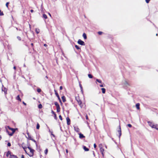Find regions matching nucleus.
I'll return each mask as SVG.
<instances>
[{
	"label": "nucleus",
	"instance_id": "obj_1",
	"mask_svg": "<svg viewBox=\"0 0 158 158\" xmlns=\"http://www.w3.org/2000/svg\"><path fill=\"white\" fill-rule=\"evenodd\" d=\"M99 147L100 149V152L102 155V157H104L106 152V150H105L104 148L105 147L106 149H107V146L105 145H104L102 143H100L99 145Z\"/></svg>",
	"mask_w": 158,
	"mask_h": 158
},
{
	"label": "nucleus",
	"instance_id": "obj_2",
	"mask_svg": "<svg viewBox=\"0 0 158 158\" xmlns=\"http://www.w3.org/2000/svg\"><path fill=\"white\" fill-rule=\"evenodd\" d=\"M148 123L149 125L153 128H155L156 130H158V125L157 124H155L152 122L150 121H148Z\"/></svg>",
	"mask_w": 158,
	"mask_h": 158
},
{
	"label": "nucleus",
	"instance_id": "obj_3",
	"mask_svg": "<svg viewBox=\"0 0 158 158\" xmlns=\"http://www.w3.org/2000/svg\"><path fill=\"white\" fill-rule=\"evenodd\" d=\"M8 128L10 130H11L12 131V132L10 133L9 132V131L7 130L6 131L8 133V135L10 136H12L14 133L15 132L16 130V129H14L13 128H12L9 127V126H8Z\"/></svg>",
	"mask_w": 158,
	"mask_h": 158
},
{
	"label": "nucleus",
	"instance_id": "obj_4",
	"mask_svg": "<svg viewBox=\"0 0 158 158\" xmlns=\"http://www.w3.org/2000/svg\"><path fill=\"white\" fill-rule=\"evenodd\" d=\"M54 91L55 92V95L57 97L58 99L59 100V102L61 103H62L61 101V99L60 97V96L58 94V93H57L56 90H54Z\"/></svg>",
	"mask_w": 158,
	"mask_h": 158
},
{
	"label": "nucleus",
	"instance_id": "obj_5",
	"mask_svg": "<svg viewBox=\"0 0 158 158\" xmlns=\"http://www.w3.org/2000/svg\"><path fill=\"white\" fill-rule=\"evenodd\" d=\"M77 43L81 45H85V43L84 41L81 40L79 39L78 40Z\"/></svg>",
	"mask_w": 158,
	"mask_h": 158
},
{
	"label": "nucleus",
	"instance_id": "obj_6",
	"mask_svg": "<svg viewBox=\"0 0 158 158\" xmlns=\"http://www.w3.org/2000/svg\"><path fill=\"white\" fill-rule=\"evenodd\" d=\"M2 87H3V85H2ZM2 91L4 92V94H7V89L6 88L2 87Z\"/></svg>",
	"mask_w": 158,
	"mask_h": 158
},
{
	"label": "nucleus",
	"instance_id": "obj_7",
	"mask_svg": "<svg viewBox=\"0 0 158 158\" xmlns=\"http://www.w3.org/2000/svg\"><path fill=\"white\" fill-rule=\"evenodd\" d=\"M118 132L119 133V136L120 137L121 136L122 134L121 128L120 125H119V130L118 131Z\"/></svg>",
	"mask_w": 158,
	"mask_h": 158
},
{
	"label": "nucleus",
	"instance_id": "obj_8",
	"mask_svg": "<svg viewBox=\"0 0 158 158\" xmlns=\"http://www.w3.org/2000/svg\"><path fill=\"white\" fill-rule=\"evenodd\" d=\"M66 120L67 121V124L68 125H69L70 124V120L69 117L66 118Z\"/></svg>",
	"mask_w": 158,
	"mask_h": 158
},
{
	"label": "nucleus",
	"instance_id": "obj_9",
	"mask_svg": "<svg viewBox=\"0 0 158 158\" xmlns=\"http://www.w3.org/2000/svg\"><path fill=\"white\" fill-rule=\"evenodd\" d=\"M124 85L126 86H130V84L128 83V82H127V81H125V82L124 83Z\"/></svg>",
	"mask_w": 158,
	"mask_h": 158
},
{
	"label": "nucleus",
	"instance_id": "obj_10",
	"mask_svg": "<svg viewBox=\"0 0 158 158\" xmlns=\"http://www.w3.org/2000/svg\"><path fill=\"white\" fill-rule=\"evenodd\" d=\"M27 148L29 149V150H30V152H31V153H34V150L31 149V148H30V147H27Z\"/></svg>",
	"mask_w": 158,
	"mask_h": 158
},
{
	"label": "nucleus",
	"instance_id": "obj_11",
	"mask_svg": "<svg viewBox=\"0 0 158 158\" xmlns=\"http://www.w3.org/2000/svg\"><path fill=\"white\" fill-rule=\"evenodd\" d=\"M9 158H18V157L14 155H10Z\"/></svg>",
	"mask_w": 158,
	"mask_h": 158
},
{
	"label": "nucleus",
	"instance_id": "obj_12",
	"mask_svg": "<svg viewBox=\"0 0 158 158\" xmlns=\"http://www.w3.org/2000/svg\"><path fill=\"white\" fill-rule=\"evenodd\" d=\"M140 104L139 103H137L136 104V107L138 110L140 109Z\"/></svg>",
	"mask_w": 158,
	"mask_h": 158
},
{
	"label": "nucleus",
	"instance_id": "obj_13",
	"mask_svg": "<svg viewBox=\"0 0 158 158\" xmlns=\"http://www.w3.org/2000/svg\"><path fill=\"white\" fill-rule=\"evenodd\" d=\"M61 98L63 102H66V98L64 96H63L61 97Z\"/></svg>",
	"mask_w": 158,
	"mask_h": 158
},
{
	"label": "nucleus",
	"instance_id": "obj_14",
	"mask_svg": "<svg viewBox=\"0 0 158 158\" xmlns=\"http://www.w3.org/2000/svg\"><path fill=\"white\" fill-rule=\"evenodd\" d=\"M79 138L81 139H82V138H84L85 136L81 133H80L79 134Z\"/></svg>",
	"mask_w": 158,
	"mask_h": 158
},
{
	"label": "nucleus",
	"instance_id": "obj_15",
	"mask_svg": "<svg viewBox=\"0 0 158 158\" xmlns=\"http://www.w3.org/2000/svg\"><path fill=\"white\" fill-rule=\"evenodd\" d=\"M83 148L85 151H88L89 150V149L87 148L85 146H83Z\"/></svg>",
	"mask_w": 158,
	"mask_h": 158
},
{
	"label": "nucleus",
	"instance_id": "obj_16",
	"mask_svg": "<svg viewBox=\"0 0 158 158\" xmlns=\"http://www.w3.org/2000/svg\"><path fill=\"white\" fill-rule=\"evenodd\" d=\"M16 99L17 100H19V101L20 102L21 101V99H20V98L19 95H18L17 96V97H16Z\"/></svg>",
	"mask_w": 158,
	"mask_h": 158
},
{
	"label": "nucleus",
	"instance_id": "obj_17",
	"mask_svg": "<svg viewBox=\"0 0 158 158\" xmlns=\"http://www.w3.org/2000/svg\"><path fill=\"white\" fill-rule=\"evenodd\" d=\"M101 90H102V93L105 94L106 92V89L105 88H102L101 89Z\"/></svg>",
	"mask_w": 158,
	"mask_h": 158
},
{
	"label": "nucleus",
	"instance_id": "obj_18",
	"mask_svg": "<svg viewBox=\"0 0 158 158\" xmlns=\"http://www.w3.org/2000/svg\"><path fill=\"white\" fill-rule=\"evenodd\" d=\"M83 36L85 39H86L87 38V36L86 34L85 33H84L83 34Z\"/></svg>",
	"mask_w": 158,
	"mask_h": 158
},
{
	"label": "nucleus",
	"instance_id": "obj_19",
	"mask_svg": "<svg viewBox=\"0 0 158 158\" xmlns=\"http://www.w3.org/2000/svg\"><path fill=\"white\" fill-rule=\"evenodd\" d=\"M40 30L36 28L35 29V32L37 34H38L40 33Z\"/></svg>",
	"mask_w": 158,
	"mask_h": 158
},
{
	"label": "nucleus",
	"instance_id": "obj_20",
	"mask_svg": "<svg viewBox=\"0 0 158 158\" xmlns=\"http://www.w3.org/2000/svg\"><path fill=\"white\" fill-rule=\"evenodd\" d=\"M30 156H32L33 155V153L30 152L29 153H27Z\"/></svg>",
	"mask_w": 158,
	"mask_h": 158
},
{
	"label": "nucleus",
	"instance_id": "obj_21",
	"mask_svg": "<svg viewBox=\"0 0 158 158\" xmlns=\"http://www.w3.org/2000/svg\"><path fill=\"white\" fill-rule=\"evenodd\" d=\"M27 133V134L29 139L30 140H31V139H32L31 138V136L29 135V133L28 132Z\"/></svg>",
	"mask_w": 158,
	"mask_h": 158
},
{
	"label": "nucleus",
	"instance_id": "obj_22",
	"mask_svg": "<svg viewBox=\"0 0 158 158\" xmlns=\"http://www.w3.org/2000/svg\"><path fill=\"white\" fill-rule=\"evenodd\" d=\"M43 17L45 19H47V15L45 14H44L43 15Z\"/></svg>",
	"mask_w": 158,
	"mask_h": 158
},
{
	"label": "nucleus",
	"instance_id": "obj_23",
	"mask_svg": "<svg viewBox=\"0 0 158 158\" xmlns=\"http://www.w3.org/2000/svg\"><path fill=\"white\" fill-rule=\"evenodd\" d=\"M75 130L77 132H79V129L77 127H74Z\"/></svg>",
	"mask_w": 158,
	"mask_h": 158
},
{
	"label": "nucleus",
	"instance_id": "obj_24",
	"mask_svg": "<svg viewBox=\"0 0 158 158\" xmlns=\"http://www.w3.org/2000/svg\"><path fill=\"white\" fill-rule=\"evenodd\" d=\"M11 152H10L8 151L7 152V154H6V156L8 157L9 155H11L10 154Z\"/></svg>",
	"mask_w": 158,
	"mask_h": 158
},
{
	"label": "nucleus",
	"instance_id": "obj_25",
	"mask_svg": "<svg viewBox=\"0 0 158 158\" xmlns=\"http://www.w3.org/2000/svg\"><path fill=\"white\" fill-rule=\"evenodd\" d=\"M40 127V126L39 124L38 123L37 124L36 126V129H39V128Z\"/></svg>",
	"mask_w": 158,
	"mask_h": 158
},
{
	"label": "nucleus",
	"instance_id": "obj_26",
	"mask_svg": "<svg viewBox=\"0 0 158 158\" xmlns=\"http://www.w3.org/2000/svg\"><path fill=\"white\" fill-rule=\"evenodd\" d=\"M22 148L24 149V151L26 153H27V152L26 151L25 149L27 148L25 147H23V146H22Z\"/></svg>",
	"mask_w": 158,
	"mask_h": 158
},
{
	"label": "nucleus",
	"instance_id": "obj_27",
	"mask_svg": "<svg viewBox=\"0 0 158 158\" xmlns=\"http://www.w3.org/2000/svg\"><path fill=\"white\" fill-rule=\"evenodd\" d=\"M38 107L39 108L41 109L42 107V106L41 104H40L38 105Z\"/></svg>",
	"mask_w": 158,
	"mask_h": 158
},
{
	"label": "nucleus",
	"instance_id": "obj_28",
	"mask_svg": "<svg viewBox=\"0 0 158 158\" xmlns=\"http://www.w3.org/2000/svg\"><path fill=\"white\" fill-rule=\"evenodd\" d=\"M96 80L97 82H98L100 83H102V81L101 80H99L98 79H97Z\"/></svg>",
	"mask_w": 158,
	"mask_h": 158
},
{
	"label": "nucleus",
	"instance_id": "obj_29",
	"mask_svg": "<svg viewBox=\"0 0 158 158\" xmlns=\"http://www.w3.org/2000/svg\"><path fill=\"white\" fill-rule=\"evenodd\" d=\"M48 152V149L46 148L44 151L45 154L46 155L47 154Z\"/></svg>",
	"mask_w": 158,
	"mask_h": 158
},
{
	"label": "nucleus",
	"instance_id": "obj_30",
	"mask_svg": "<svg viewBox=\"0 0 158 158\" xmlns=\"http://www.w3.org/2000/svg\"><path fill=\"white\" fill-rule=\"evenodd\" d=\"M75 47L77 49H80V48L77 45H75Z\"/></svg>",
	"mask_w": 158,
	"mask_h": 158
},
{
	"label": "nucleus",
	"instance_id": "obj_31",
	"mask_svg": "<svg viewBox=\"0 0 158 158\" xmlns=\"http://www.w3.org/2000/svg\"><path fill=\"white\" fill-rule=\"evenodd\" d=\"M41 89L39 88H38L37 89V91L38 93H40V92H41Z\"/></svg>",
	"mask_w": 158,
	"mask_h": 158
},
{
	"label": "nucleus",
	"instance_id": "obj_32",
	"mask_svg": "<svg viewBox=\"0 0 158 158\" xmlns=\"http://www.w3.org/2000/svg\"><path fill=\"white\" fill-rule=\"evenodd\" d=\"M103 32L102 31H99L98 32V34L99 35H101L102 34Z\"/></svg>",
	"mask_w": 158,
	"mask_h": 158
},
{
	"label": "nucleus",
	"instance_id": "obj_33",
	"mask_svg": "<svg viewBox=\"0 0 158 158\" xmlns=\"http://www.w3.org/2000/svg\"><path fill=\"white\" fill-rule=\"evenodd\" d=\"M54 104L56 106H57L58 105H59V104H58V103L57 102H55L54 103Z\"/></svg>",
	"mask_w": 158,
	"mask_h": 158
},
{
	"label": "nucleus",
	"instance_id": "obj_34",
	"mask_svg": "<svg viewBox=\"0 0 158 158\" xmlns=\"http://www.w3.org/2000/svg\"><path fill=\"white\" fill-rule=\"evenodd\" d=\"M54 118L55 119H57V117H56V114H54Z\"/></svg>",
	"mask_w": 158,
	"mask_h": 158
},
{
	"label": "nucleus",
	"instance_id": "obj_35",
	"mask_svg": "<svg viewBox=\"0 0 158 158\" xmlns=\"http://www.w3.org/2000/svg\"><path fill=\"white\" fill-rule=\"evenodd\" d=\"M3 13L2 12H1V10H0V15L2 16L3 15Z\"/></svg>",
	"mask_w": 158,
	"mask_h": 158
},
{
	"label": "nucleus",
	"instance_id": "obj_36",
	"mask_svg": "<svg viewBox=\"0 0 158 158\" xmlns=\"http://www.w3.org/2000/svg\"><path fill=\"white\" fill-rule=\"evenodd\" d=\"M17 39L19 40H21V38L19 36H17Z\"/></svg>",
	"mask_w": 158,
	"mask_h": 158
},
{
	"label": "nucleus",
	"instance_id": "obj_37",
	"mask_svg": "<svg viewBox=\"0 0 158 158\" xmlns=\"http://www.w3.org/2000/svg\"><path fill=\"white\" fill-rule=\"evenodd\" d=\"M60 108L56 109V111L57 112H59L60 111Z\"/></svg>",
	"mask_w": 158,
	"mask_h": 158
},
{
	"label": "nucleus",
	"instance_id": "obj_38",
	"mask_svg": "<svg viewBox=\"0 0 158 158\" xmlns=\"http://www.w3.org/2000/svg\"><path fill=\"white\" fill-rule=\"evenodd\" d=\"M127 126H128L129 127H132V125H131V124H127Z\"/></svg>",
	"mask_w": 158,
	"mask_h": 158
},
{
	"label": "nucleus",
	"instance_id": "obj_39",
	"mask_svg": "<svg viewBox=\"0 0 158 158\" xmlns=\"http://www.w3.org/2000/svg\"><path fill=\"white\" fill-rule=\"evenodd\" d=\"M59 118L60 120H62V117L61 115H59Z\"/></svg>",
	"mask_w": 158,
	"mask_h": 158
},
{
	"label": "nucleus",
	"instance_id": "obj_40",
	"mask_svg": "<svg viewBox=\"0 0 158 158\" xmlns=\"http://www.w3.org/2000/svg\"><path fill=\"white\" fill-rule=\"evenodd\" d=\"M7 146L8 147H10L11 146V144L10 142H8L7 143Z\"/></svg>",
	"mask_w": 158,
	"mask_h": 158
},
{
	"label": "nucleus",
	"instance_id": "obj_41",
	"mask_svg": "<svg viewBox=\"0 0 158 158\" xmlns=\"http://www.w3.org/2000/svg\"><path fill=\"white\" fill-rule=\"evenodd\" d=\"M9 2H7L6 3V6L8 8V4H9Z\"/></svg>",
	"mask_w": 158,
	"mask_h": 158
},
{
	"label": "nucleus",
	"instance_id": "obj_42",
	"mask_svg": "<svg viewBox=\"0 0 158 158\" xmlns=\"http://www.w3.org/2000/svg\"><path fill=\"white\" fill-rule=\"evenodd\" d=\"M150 0H145V1L147 3H148L149 2Z\"/></svg>",
	"mask_w": 158,
	"mask_h": 158
},
{
	"label": "nucleus",
	"instance_id": "obj_43",
	"mask_svg": "<svg viewBox=\"0 0 158 158\" xmlns=\"http://www.w3.org/2000/svg\"><path fill=\"white\" fill-rule=\"evenodd\" d=\"M31 140H32L35 143H36V142L35 140L34 139H33L32 138L31 139Z\"/></svg>",
	"mask_w": 158,
	"mask_h": 158
},
{
	"label": "nucleus",
	"instance_id": "obj_44",
	"mask_svg": "<svg viewBox=\"0 0 158 158\" xmlns=\"http://www.w3.org/2000/svg\"><path fill=\"white\" fill-rule=\"evenodd\" d=\"M94 148H96V147H97V145H96V144H95V143H94Z\"/></svg>",
	"mask_w": 158,
	"mask_h": 158
},
{
	"label": "nucleus",
	"instance_id": "obj_45",
	"mask_svg": "<svg viewBox=\"0 0 158 158\" xmlns=\"http://www.w3.org/2000/svg\"><path fill=\"white\" fill-rule=\"evenodd\" d=\"M49 132H51V134L52 135L53 137L55 136V135L52 133V132H51L50 130H49Z\"/></svg>",
	"mask_w": 158,
	"mask_h": 158
},
{
	"label": "nucleus",
	"instance_id": "obj_46",
	"mask_svg": "<svg viewBox=\"0 0 158 158\" xmlns=\"http://www.w3.org/2000/svg\"><path fill=\"white\" fill-rule=\"evenodd\" d=\"M56 109L60 108L59 105L57 106H56Z\"/></svg>",
	"mask_w": 158,
	"mask_h": 158
},
{
	"label": "nucleus",
	"instance_id": "obj_47",
	"mask_svg": "<svg viewBox=\"0 0 158 158\" xmlns=\"http://www.w3.org/2000/svg\"><path fill=\"white\" fill-rule=\"evenodd\" d=\"M51 113L53 114H55V112L53 110H52L51 111Z\"/></svg>",
	"mask_w": 158,
	"mask_h": 158
},
{
	"label": "nucleus",
	"instance_id": "obj_48",
	"mask_svg": "<svg viewBox=\"0 0 158 158\" xmlns=\"http://www.w3.org/2000/svg\"><path fill=\"white\" fill-rule=\"evenodd\" d=\"M63 89V87L62 86H60V90H61Z\"/></svg>",
	"mask_w": 158,
	"mask_h": 158
},
{
	"label": "nucleus",
	"instance_id": "obj_49",
	"mask_svg": "<svg viewBox=\"0 0 158 158\" xmlns=\"http://www.w3.org/2000/svg\"><path fill=\"white\" fill-rule=\"evenodd\" d=\"M93 77V76L92 75L89 74V78H92Z\"/></svg>",
	"mask_w": 158,
	"mask_h": 158
},
{
	"label": "nucleus",
	"instance_id": "obj_50",
	"mask_svg": "<svg viewBox=\"0 0 158 158\" xmlns=\"http://www.w3.org/2000/svg\"><path fill=\"white\" fill-rule=\"evenodd\" d=\"M79 86H80V87L81 89H82V86H81V84H79Z\"/></svg>",
	"mask_w": 158,
	"mask_h": 158
},
{
	"label": "nucleus",
	"instance_id": "obj_51",
	"mask_svg": "<svg viewBox=\"0 0 158 158\" xmlns=\"http://www.w3.org/2000/svg\"><path fill=\"white\" fill-rule=\"evenodd\" d=\"M23 104L24 105H25V106H26V103H25L23 101Z\"/></svg>",
	"mask_w": 158,
	"mask_h": 158
},
{
	"label": "nucleus",
	"instance_id": "obj_52",
	"mask_svg": "<svg viewBox=\"0 0 158 158\" xmlns=\"http://www.w3.org/2000/svg\"><path fill=\"white\" fill-rule=\"evenodd\" d=\"M88 115H86V119H88Z\"/></svg>",
	"mask_w": 158,
	"mask_h": 158
},
{
	"label": "nucleus",
	"instance_id": "obj_53",
	"mask_svg": "<svg viewBox=\"0 0 158 158\" xmlns=\"http://www.w3.org/2000/svg\"><path fill=\"white\" fill-rule=\"evenodd\" d=\"M21 158H24V156L23 155H22Z\"/></svg>",
	"mask_w": 158,
	"mask_h": 158
},
{
	"label": "nucleus",
	"instance_id": "obj_54",
	"mask_svg": "<svg viewBox=\"0 0 158 158\" xmlns=\"http://www.w3.org/2000/svg\"><path fill=\"white\" fill-rule=\"evenodd\" d=\"M100 87H103V85H100Z\"/></svg>",
	"mask_w": 158,
	"mask_h": 158
},
{
	"label": "nucleus",
	"instance_id": "obj_55",
	"mask_svg": "<svg viewBox=\"0 0 158 158\" xmlns=\"http://www.w3.org/2000/svg\"><path fill=\"white\" fill-rule=\"evenodd\" d=\"M31 12L32 13L34 11V10H30Z\"/></svg>",
	"mask_w": 158,
	"mask_h": 158
},
{
	"label": "nucleus",
	"instance_id": "obj_56",
	"mask_svg": "<svg viewBox=\"0 0 158 158\" xmlns=\"http://www.w3.org/2000/svg\"><path fill=\"white\" fill-rule=\"evenodd\" d=\"M66 152L67 153H68V149H66Z\"/></svg>",
	"mask_w": 158,
	"mask_h": 158
},
{
	"label": "nucleus",
	"instance_id": "obj_57",
	"mask_svg": "<svg viewBox=\"0 0 158 158\" xmlns=\"http://www.w3.org/2000/svg\"><path fill=\"white\" fill-rule=\"evenodd\" d=\"M44 46H45V47H46L47 46V45L46 44H44Z\"/></svg>",
	"mask_w": 158,
	"mask_h": 158
},
{
	"label": "nucleus",
	"instance_id": "obj_58",
	"mask_svg": "<svg viewBox=\"0 0 158 158\" xmlns=\"http://www.w3.org/2000/svg\"><path fill=\"white\" fill-rule=\"evenodd\" d=\"M13 68L14 69H16V67L15 66H14Z\"/></svg>",
	"mask_w": 158,
	"mask_h": 158
},
{
	"label": "nucleus",
	"instance_id": "obj_59",
	"mask_svg": "<svg viewBox=\"0 0 158 158\" xmlns=\"http://www.w3.org/2000/svg\"><path fill=\"white\" fill-rule=\"evenodd\" d=\"M31 45L32 46H33V43H31Z\"/></svg>",
	"mask_w": 158,
	"mask_h": 158
},
{
	"label": "nucleus",
	"instance_id": "obj_60",
	"mask_svg": "<svg viewBox=\"0 0 158 158\" xmlns=\"http://www.w3.org/2000/svg\"><path fill=\"white\" fill-rule=\"evenodd\" d=\"M1 138H2L1 136H0V140L1 139Z\"/></svg>",
	"mask_w": 158,
	"mask_h": 158
},
{
	"label": "nucleus",
	"instance_id": "obj_61",
	"mask_svg": "<svg viewBox=\"0 0 158 158\" xmlns=\"http://www.w3.org/2000/svg\"><path fill=\"white\" fill-rule=\"evenodd\" d=\"M48 14H49V15H50V16H51V15L50 13H49Z\"/></svg>",
	"mask_w": 158,
	"mask_h": 158
},
{
	"label": "nucleus",
	"instance_id": "obj_62",
	"mask_svg": "<svg viewBox=\"0 0 158 158\" xmlns=\"http://www.w3.org/2000/svg\"><path fill=\"white\" fill-rule=\"evenodd\" d=\"M24 67H26V65L25 64H24Z\"/></svg>",
	"mask_w": 158,
	"mask_h": 158
},
{
	"label": "nucleus",
	"instance_id": "obj_63",
	"mask_svg": "<svg viewBox=\"0 0 158 158\" xmlns=\"http://www.w3.org/2000/svg\"><path fill=\"white\" fill-rule=\"evenodd\" d=\"M46 78H48V77L47 76H46Z\"/></svg>",
	"mask_w": 158,
	"mask_h": 158
},
{
	"label": "nucleus",
	"instance_id": "obj_64",
	"mask_svg": "<svg viewBox=\"0 0 158 158\" xmlns=\"http://www.w3.org/2000/svg\"><path fill=\"white\" fill-rule=\"evenodd\" d=\"M156 36H157V35H158V34H156Z\"/></svg>",
	"mask_w": 158,
	"mask_h": 158
}]
</instances>
